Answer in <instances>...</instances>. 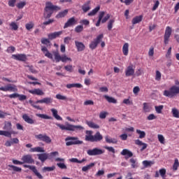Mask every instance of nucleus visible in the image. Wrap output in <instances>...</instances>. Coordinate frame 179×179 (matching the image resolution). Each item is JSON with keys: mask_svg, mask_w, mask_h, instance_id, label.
I'll use <instances>...</instances> for the list:
<instances>
[{"mask_svg": "<svg viewBox=\"0 0 179 179\" xmlns=\"http://www.w3.org/2000/svg\"><path fill=\"white\" fill-rule=\"evenodd\" d=\"M54 10H61V8L58 6H54L51 2H47L44 8L43 17L44 19H50L54 13Z\"/></svg>", "mask_w": 179, "mask_h": 179, "instance_id": "nucleus-1", "label": "nucleus"}, {"mask_svg": "<svg viewBox=\"0 0 179 179\" xmlns=\"http://www.w3.org/2000/svg\"><path fill=\"white\" fill-rule=\"evenodd\" d=\"M57 127H59L62 131H72L73 132H79V131H83L85 127L80 125H73L67 123L65 125L61 124L59 123H56Z\"/></svg>", "mask_w": 179, "mask_h": 179, "instance_id": "nucleus-2", "label": "nucleus"}, {"mask_svg": "<svg viewBox=\"0 0 179 179\" xmlns=\"http://www.w3.org/2000/svg\"><path fill=\"white\" fill-rule=\"evenodd\" d=\"M85 141L87 142H100L103 141V136L100 134V131H97L94 136L93 131H86L85 132Z\"/></svg>", "mask_w": 179, "mask_h": 179, "instance_id": "nucleus-3", "label": "nucleus"}, {"mask_svg": "<svg viewBox=\"0 0 179 179\" xmlns=\"http://www.w3.org/2000/svg\"><path fill=\"white\" fill-rule=\"evenodd\" d=\"M53 101L52 98L51 97H45L42 99L37 100L35 103L33 101V100L30 99L29 101V104H31V107L34 108H36V110H43L40 106H37L36 104H51Z\"/></svg>", "mask_w": 179, "mask_h": 179, "instance_id": "nucleus-4", "label": "nucleus"}, {"mask_svg": "<svg viewBox=\"0 0 179 179\" xmlns=\"http://www.w3.org/2000/svg\"><path fill=\"white\" fill-rule=\"evenodd\" d=\"M177 94H179V86L177 85H173L169 90H164L163 93V95L165 96V97H169V99L176 97Z\"/></svg>", "mask_w": 179, "mask_h": 179, "instance_id": "nucleus-5", "label": "nucleus"}, {"mask_svg": "<svg viewBox=\"0 0 179 179\" xmlns=\"http://www.w3.org/2000/svg\"><path fill=\"white\" fill-rule=\"evenodd\" d=\"M3 129H4V131L0 130L1 136H6L7 138H12V132L10 131V129H12V123L10 122H6Z\"/></svg>", "mask_w": 179, "mask_h": 179, "instance_id": "nucleus-6", "label": "nucleus"}, {"mask_svg": "<svg viewBox=\"0 0 179 179\" xmlns=\"http://www.w3.org/2000/svg\"><path fill=\"white\" fill-rule=\"evenodd\" d=\"M65 141L66 142V146H72V145H82V143H83V141H80L79 138L72 136H68L66 138Z\"/></svg>", "mask_w": 179, "mask_h": 179, "instance_id": "nucleus-7", "label": "nucleus"}, {"mask_svg": "<svg viewBox=\"0 0 179 179\" xmlns=\"http://www.w3.org/2000/svg\"><path fill=\"white\" fill-rule=\"evenodd\" d=\"M53 55L56 62H60V61H62V62H67V61L72 62V59L71 57H68L66 55L61 56L58 51L53 52Z\"/></svg>", "mask_w": 179, "mask_h": 179, "instance_id": "nucleus-8", "label": "nucleus"}, {"mask_svg": "<svg viewBox=\"0 0 179 179\" xmlns=\"http://www.w3.org/2000/svg\"><path fill=\"white\" fill-rule=\"evenodd\" d=\"M104 36L103 34H99L93 41H92L90 44V48L91 50H96L97 45L101 43V40H103Z\"/></svg>", "mask_w": 179, "mask_h": 179, "instance_id": "nucleus-9", "label": "nucleus"}, {"mask_svg": "<svg viewBox=\"0 0 179 179\" xmlns=\"http://www.w3.org/2000/svg\"><path fill=\"white\" fill-rule=\"evenodd\" d=\"M103 153H104V150L97 148L87 151L88 156H99L100 155H103Z\"/></svg>", "mask_w": 179, "mask_h": 179, "instance_id": "nucleus-10", "label": "nucleus"}, {"mask_svg": "<svg viewBox=\"0 0 179 179\" xmlns=\"http://www.w3.org/2000/svg\"><path fill=\"white\" fill-rule=\"evenodd\" d=\"M36 139H38V141H41L42 142H45V143L50 144L52 142L51 138L47 134H38L35 136Z\"/></svg>", "mask_w": 179, "mask_h": 179, "instance_id": "nucleus-11", "label": "nucleus"}, {"mask_svg": "<svg viewBox=\"0 0 179 179\" xmlns=\"http://www.w3.org/2000/svg\"><path fill=\"white\" fill-rule=\"evenodd\" d=\"M21 160L23 164H24V163H27V164H34V159H33L31 155H23Z\"/></svg>", "mask_w": 179, "mask_h": 179, "instance_id": "nucleus-12", "label": "nucleus"}, {"mask_svg": "<svg viewBox=\"0 0 179 179\" xmlns=\"http://www.w3.org/2000/svg\"><path fill=\"white\" fill-rule=\"evenodd\" d=\"M23 166L24 167V169H29V170L33 171V173L35 174V176H36V177H38V178L43 179V176L41 175L40 173H38V171H37V168H36L35 166L24 164L23 165Z\"/></svg>", "mask_w": 179, "mask_h": 179, "instance_id": "nucleus-13", "label": "nucleus"}, {"mask_svg": "<svg viewBox=\"0 0 179 179\" xmlns=\"http://www.w3.org/2000/svg\"><path fill=\"white\" fill-rule=\"evenodd\" d=\"M170 36H171V27H166L164 34V44H166V45L169 44Z\"/></svg>", "mask_w": 179, "mask_h": 179, "instance_id": "nucleus-14", "label": "nucleus"}, {"mask_svg": "<svg viewBox=\"0 0 179 179\" xmlns=\"http://www.w3.org/2000/svg\"><path fill=\"white\" fill-rule=\"evenodd\" d=\"M76 23H77V21L75 19V17H71L64 24V29H68V27L75 26V24H76Z\"/></svg>", "mask_w": 179, "mask_h": 179, "instance_id": "nucleus-15", "label": "nucleus"}, {"mask_svg": "<svg viewBox=\"0 0 179 179\" xmlns=\"http://www.w3.org/2000/svg\"><path fill=\"white\" fill-rule=\"evenodd\" d=\"M135 73V68L134 67V65L131 64L129 66H127L125 69V75L126 76H133Z\"/></svg>", "mask_w": 179, "mask_h": 179, "instance_id": "nucleus-16", "label": "nucleus"}, {"mask_svg": "<svg viewBox=\"0 0 179 179\" xmlns=\"http://www.w3.org/2000/svg\"><path fill=\"white\" fill-rule=\"evenodd\" d=\"M12 58L17 61H22L23 62L27 59V57L24 54L12 55Z\"/></svg>", "mask_w": 179, "mask_h": 179, "instance_id": "nucleus-17", "label": "nucleus"}, {"mask_svg": "<svg viewBox=\"0 0 179 179\" xmlns=\"http://www.w3.org/2000/svg\"><path fill=\"white\" fill-rule=\"evenodd\" d=\"M29 93L31 94L36 95V96H44V92L41 89H34L28 90Z\"/></svg>", "mask_w": 179, "mask_h": 179, "instance_id": "nucleus-18", "label": "nucleus"}, {"mask_svg": "<svg viewBox=\"0 0 179 179\" xmlns=\"http://www.w3.org/2000/svg\"><path fill=\"white\" fill-rule=\"evenodd\" d=\"M63 31H55L51 34H49L48 37L49 40H55L57 37H59L61 34H62Z\"/></svg>", "mask_w": 179, "mask_h": 179, "instance_id": "nucleus-19", "label": "nucleus"}, {"mask_svg": "<svg viewBox=\"0 0 179 179\" xmlns=\"http://www.w3.org/2000/svg\"><path fill=\"white\" fill-rule=\"evenodd\" d=\"M75 44L77 48V51H78V52L85 51V48H86V46H85V44H83V43L75 41Z\"/></svg>", "mask_w": 179, "mask_h": 179, "instance_id": "nucleus-20", "label": "nucleus"}, {"mask_svg": "<svg viewBox=\"0 0 179 179\" xmlns=\"http://www.w3.org/2000/svg\"><path fill=\"white\" fill-rule=\"evenodd\" d=\"M22 119L27 122V124H30L31 125L36 123V120L31 118L27 114H24L22 115Z\"/></svg>", "mask_w": 179, "mask_h": 179, "instance_id": "nucleus-21", "label": "nucleus"}, {"mask_svg": "<svg viewBox=\"0 0 179 179\" xmlns=\"http://www.w3.org/2000/svg\"><path fill=\"white\" fill-rule=\"evenodd\" d=\"M41 51L43 52L45 57H47V58H49L50 59H52V54L48 51L47 47L41 46Z\"/></svg>", "mask_w": 179, "mask_h": 179, "instance_id": "nucleus-22", "label": "nucleus"}, {"mask_svg": "<svg viewBox=\"0 0 179 179\" xmlns=\"http://www.w3.org/2000/svg\"><path fill=\"white\" fill-rule=\"evenodd\" d=\"M48 156H50V154L48 153L37 154L38 159L41 163H44V162L48 159Z\"/></svg>", "mask_w": 179, "mask_h": 179, "instance_id": "nucleus-23", "label": "nucleus"}, {"mask_svg": "<svg viewBox=\"0 0 179 179\" xmlns=\"http://www.w3.org/2000/svg\"><path fill=\"white\" fill-rule=\"evenodd\" d=\"M29 152H31V153H33L35 152L38 153H44V152H45V150H44V148L43 147H35V148H31L29 150Z\"/></svg>", "mask_w": 179, "mask_h": 179, "instance_id": "nucleus-24", "label": "nucleus"}, {"mask_svg": "<svg viewBox=\"0 0 179 179\" xmlns=\"http://www.w3.org/2000/svg\"><path fill=\"white\" fill-rule=\"evenodd\" d=\"M121 155L122 156H126V159H129V157H132L134 156V154H132V152L129 151V150L124 149L122 151Z\"/></svg>", "mask_w": 179, "mask_h": 179, "instance_id": "nucleus-25", "label": "nucleus"}, {"mask_svg": "<svg viewBox=\"0 0 179 179\" xmlns=\"http://www.w3.org/2000/svg\"><path fill=\"white\" fill-rule=\"evenodd\" d=\"M52 114V116L56 119L57 120V121H62V117H61V116H59L58 115V110H57V109L55 108H52L50 110Z\"/></svg>", "mask_w": 179, "mask_h": 179, "instance_id": "nucleus-26", "label": "nucleus"}, {"mask_svg": "<svg viewBox=\"0 0 179 179\" xmlns=\"http://www.w3.org/2000/svg\"><path fill=\"white\" fill-rule=\"evenodd\" d=\"M68 12H69V10L68 9L59 12L58 14L56 15V19H62V17H65V16L68 15Z\"/></svg>", "mask_w": 179, "mask_h": 179, "instance_id": "nucleus-27", "label": "nucleus"}, {"mask_svg": "<svg viewBox=\"0 0 179 179\" xmlns=\"http://www.w3.org/2000/svg\"><path fill=\"white\" fill-rule=\"evenodd\" d=\"M135 143L138 145V146H143L141 149V152H143V150H145V149L148 148V144L141 141V140L139 139L135 140Z\"/></svg>", "mask_w": 179, "mask_h": 179, "instance_id": "nucleus-28", "label": "nucleus"}, {"mask_svg": "<svg viewBox=\"0 0 179 179\" xmlns=\"http://www.w3.org/2000/svg\"><path fill=\"white\" fill-rule=\"evenodd\" d=\"M82 10L83 12H85V13L90 10V1H87L82 6Z\"/></svg>", "mask_w": 179, "mask_h": 179, "instance_id": "nucleus-29", "label": "nucleus"}, {"mask_svg": "<svg viewBox=\"0 0 179 179\" xmlns=\"http://www.w3.org/2000/svg\"><path fill=\"white\" fill-rule=\"evenodd\" d=\"M95 164H96L94 162H92L88 165H86L85 166H83L82 168V171H84L85 173H86V171H89V170H90V169H92V167H94Z\"/></svg>", "mask_w": 179, "mask_h": 179, "instance_id": "nucleus-30", "label": "nucleus"}, {"mask_svg": "<svg viewBox=\"0 0 179 179\" xmlns=\"http://www.w3.org/2000/svg\"><path fill=\"white\" fill-rule=\"evenodd\" d=\"M82 87V84L80 83L67 84L66 85V87H67V89H72V87H77L78 89H80V87Z\"/></svg>", "mask_w": 179, "mask_h": 179, "instance_id": "nucleus-31", "label": "nucleus"}, {"mask_svg": "<svg viewBox=\"0 0 179 179\" xmlns=\"http://www.w3.org/2000/svg\"><path fill=\"white\" fill-rule=\"evenodd\" d=\"M104 15H106V13L104 11L99 13V19L96 23V27H99V26H100V23H101V20L103 19V17H104Z\"/></svg>", "mask_w": 179, "mask_h": 179, "instance_id": "nucleus-32", "label": "nucleus"}, {"mask_svg": "<svg viewBox=\"0 0 179 179\" xmlns=\"http://www.w3.org/2000/svg\"><path fill=\"white\" fill-rule=\"evenodd\" d=\"M143 19V16H136L132 20V24H138V23H141V21Z\"/></svg>", "mask_w": 179, "mask_h": 179, "instance_id": "nucleus-33", "label": "nucleus"}, {"mask_svg": "<svg viewBox=\"0 0 179 179\" xmlns=\"http://www.w3.org/2000/svg\"><path fill=\"white\" fill-rule=\"evenodd\" d=\"M122 51L124 55H128V52L129 51V44H128V43L124 44L122 47Z\"/></svg>", "mask_w": 179, "mask_h": 179, "instance_id": "nucleus-34", "label": "nucleus"}, {"mask_svg": "<svg viewBox=\"0 0 179 179\" xmlns=\"http://www.w3.org/2000/svg\"><path fill=\"white\" fill-rule=\"evenodd\" d=\"M8 92H17V87L15 85H7Z\"/></svg>", "mask_w": 179, "mask_h": 179, "instance_id": "nucleus-35", "label": "nucleus"}, {"mask_svg": "<svg viewBox=\"0 0 179 179\" xmlns=\"http://www.w3.org/2000/svg\"><path fill=\"white\" fill-rule=\"evenodd\" d=\"M87 124L88 125V127H90V128H93V129H99V128H100V126H99V124L93 122H87Z\"/></svg>", "mask_w": 179, "mask_h": 179, "instance_id": "nucleus-36", "label": "nucleus"}, {"mask_svg": "<svg viewBox=\"0 0 179 179\" xmlns=\"http://www.w3.org/2000/svg\"><path fill=\"white\" fill-rule=\"evenodd\" d=\"M153 164H155L154 161L145 160L143 162V165L144 166V167H151L152 166H153Z\"/></svg>", "mask_w": 179, "mask_h": 179, "instance_id": "nucleus-37", "label": "nucleus"}, {"mask_svg": "<svg viewBox=\"0 0 179 179\" xmlns=\"http://www.w3.org/2000/svg\"><path fill=\"white\" fill-rule=\"evenodd\" d=\"M99 10H100V6H96L92 11H90L88 13V16H94V15H96V13H97V12H99Z\"/></svg>", "mask_w": 179, "mask_h": 179, "instance_id": "nucleus-38", "label": "nucleus"}, {"mask_svg": "<svg viewBox=\"0 0 179 179\" xmlns=\"http://www.w3.org/2000/svg\"><path fill=\"white\" fill-rule=\"evenodd\" d=\"M55 170V166H45L42 169V171L45 173L46 171H54Z\"/></svg>", "mask_w": 179, "mask_h": 179, "instance_id": "nucleus-39", "label": "nucleus"}, {"mask_svg": "<svg viewBox=\"0 0 179 179\" xmlns=\"http://www.w3.org/2000/svg\"><path fill=\"white\" fill-rule=\"evenodd\" d=\"M10 27L12 30H14L15 31H16V30L19 29V26L15 22H11L10 23Z\"/></svg>", "mask_w": 179, "mask_h": 179, "instance_id": "nucleus-40", "label": "nucleus"}, {"mask_svg": "<svg viewBox=\"0 0 179 179\" xmlns=\"http://www.w3.org/2000/svg\"><path fill=\"white\" fill-rule=\"evenodd\" d=\"M136 133L139 135L140 139H143V138L146 136V133L143 131H141L140 129H136Z\"/></svg>", "mask_w": 179, "mask_h": 179, "instance_id": "nucleus-41", "label": "nucleus"}, {"mask_svg": "<svg viewBox=\"0 0 179 179\" xmlns=\"http://www.w3.org/2000/svg\"><path fill=\"white\" fill-rule=\"evenodd\" d=\"M8 167L13 169V171H16L17 173H22V168L17 167L15 165H8Z\"/></svg>", "mask_w": 179, "mask_h": 179, "instance_id": "nucleus-42", "label": "nucleus"}, {"mask_svg": "<svg viewBox=\"0 0 179 179\" xmlns=\"http://www.w3.org/2000/svg\"><path fill=\"white\" fill-rule=\"evenodd\" d=\"M172 114H173V117H174L175 118H179L178 109L176 108H172Z\"/></svg>", "mask_w": 179, "mask_h": 179, "instance_id": "nucleus-43", "label": "nucleus"}, {"mask_svg": "<svg viewBox=\"0 0 179 179\" xmlns=\"http://www.w3.org/2000/svg\"><path fill=\"white\" fill-rule=\"evenodd\" d=\"M36 115V117H39V118H43V120H51V117L45 114L37 113Z\"/></svg>", "mask_w": 179, "mask_h": 179, "instance_id": "nucleus-44", "label": "nucleus"}, {"mask_svg": "<svg viewBox=\"0 0 179 179\" xmlns=\"http://www.w3.org/2000/svg\"><path fill=\"white\" fill-rule=\"evenodd\" d=\"M164 107V106L163 105L155 106L156 113H157V114H162Z\"/></svg>", "mask_w": 179, "mask_h": 179, "instance_id": "nucleus-45", "label": "nucleus"}, {"mask_svg": "<svg viewBox=\"0 0 179 179\" xmlns=\"http://www.w3.org/2000/svg\"><path fill=\"white\" fill-rule=\"evenodd\" d=\"M33 27H34V23H33V22H30L25 24V29H27V30L30 31Z\"/></svg>", "mask_w": 179, "mask_h": 179, "instance_id": "nucleus-46", "label": "nucleus"}, {"mask_svg": "<svg viewBox=\"0 0 179 179\" xmlns=\"http://www.w3.org/2000/svg\"><path fill=\"white\" fill-rule=\"evenodd\" d=\"M64 69L66 72H69L70 73L73 72V66L72 65L65 66Z\"/></svg>", "mask_w": 179, "mask_h": 179, "instance_id": "nucleus-47", "label": "nucleus"}, {"mask_svg": "<svg viewBox=\"0 0 179 179\" xmlns=\"http://www.w3.org/2000/svg\"><path fill=\"white\" fill-rule=\"evenodd\" d=\"M76 33H82L83 31V25H78L75 28Z\"/></svg>", "mask_w": 179, "mask_h": 179, "instance_id": "nucleus-48", "label": "nucleus"}, {"mask_svg": "<svg viewBox=\"0 0 179 179\" xmlns=\"http://www.w3.org/2000/svg\"><path fill=\"white\" fill-rule=\"evenodd\" d=\"M24 6H26V3H25V1H21V2H20V3H18L17 4V8L18 9H23V8H24Z\"/></svg>", "mask_w": 179, "mask_h": 179, "instance_id": "nucleus-49", "label": "nucleus"}, {"mask_svg": "<svg viewBox=\"0 0 179 179\" xmlns=\"http://www.w3.org/2000/svg\"><path fill=\"white\" fill-rule=\"evenodd\" d=\"M56 99H57V100H67L66 96L62 95L61 94H57L56 95Z\"/></svg>", "mask_w": 179, "mask_h": 179, "instance_id": "nucleus-50", "label": "nucleus"}, {"mask_svg": "<svg viewBox=\"0 0 179 179\" xmlns=\"http://www.w3.org/2000/svg\"><path fill=\"white\" fill-rule=\"evenodd\" d=\"M57 166H58L62 170H66V169H68V167L64 163H57Z\"/></svg>", "mask_w": 179, "mask_h": 179, "instance_id": "nucleus-51", "label": "nucleus"}, {"mask_svg": "<svg viewBox=\"0 0 179 179\" xmlns=\"http://www.w3.org/2000/svg\"><path fill=\"white\" fill-rule=\"evenodd\" d=\"M16 48H15V47L13 46H10L7 48L6 50V52H8L10 54H12V52H15Z\"/></svg>", "mask_w": 179, "mask_h": 179, "instance_id": "nucleus-52", "label": "nucleus"}, {"mask_svg": "<svg viewBox=\"0 0 179 179\" xmlns=\"http://www.w3.org/2000/svg\"><path fill=\"white\" fill-rule=\"evenodd\" d=\"M55 20L54 19H49L48 21H45L43 23L44 26H48V24H51L52 23H54Z\"/></svg>", "mask_w": 179, "mask_h": 179, "instance_id": "nucleus-53", "label": "nucleus"}, {"mask_svg": "<svg viewBox=\"0 0 179 179\" xmlns=\"http://www.w3.org/2000/svg\"><path fill=\"white\" fill-rule=\"evenodd\" d=\"M41 43L42 44H45V45H48V44H50L51 42H50V40L45 38H43L41 39Z\"/></svg>", "mask_w": 179, "mask_h": 179, "instance_id": "nucleus-54", "label": "nucleus"}, {"mask_svg": "<svg viewBox=\"0 0 179 179\" xmlns=\"http://www.w3.org/2000/svg\"><path fill=\"white\" fill-rule=\"evenodd\" d=\"M178 166H179V162H178V159H176L175 160V162L173 164V169L176 171H177V169H178Z\"/></svg>", "mask_w": 179, "mask_h": 179, "instance_id": "nucleus-55", "label": "nucleus"}, {"mask_svg": "<svg viewBox=\"0 0 179 179\" xmlns=\"http://www.w3.org/2000/svg\"><path fill=\"white\" fill-rule=\"evenodd\" d=\"M130 163H131V167H132L133 169H135V167H137V166H138L136 165V159H135L131 158V159H130Z\"/></svg>", "mask_w": 179, "mask_h": 179, "instance_id": "nucleus-56", "label": "nucleus"}, {"mask_svg": "<svg viewBox=\"0 0 179 179\" xmlns=\"http://www.w3.org/2000/svg\"><path fill=\"white\" fill-rule=\"evenodd\" d=\"M162 79V73L160 71H156L155 80H160Z\"/></svg>", "mask_w": 179, "mask_h": 179, "instance_id": "nucleus-57", "label": "nucleus"}, {"mask_svg": "<svg viewBox=\"0 0 179 179\" xmlns=\"http://www.w3.org/2000/svg\"><path fill=\"white\" fill-rule=\"evenodd\" d=\"M107 114H108L107 112H101L99 114V118L101 120H104L107 117Z\"/></svg>", "mask_w": 179, "mask_h": 179, "instance_id": "nucleus-58", "label": "nucleus"}, {"mask_svg": "<svg viewBox=\"0 0 179 179\" xmlns=\"http://www.w3.org/2000/svg\"><path fill=\"white\" fill-rule=\"evenodd\" d=\"M158 141L160 143L164 144V136L162 134L158 135Z\"/></svg>", "mask_w": 179, "mask_h": 179, "instance_id": "nucleus-59", "label": "nucleus"}, {"mask_svg": "<svg viewBox=\"0 0 179 179\" xmlns=\"http://www.w3.org/2000/svg\"><path fill=\"white\" fill-rule=\"evenodd\" d=\"M148 55L150 57H153L155 55V48L153 47H151L148 51Z\"/></svg>", "mask_w": 179, "mask_h": 179, "instance_id": "nucleus-60", "label": "nucleus"}, {"mask_svg": "<svg viewBox=\"0 0 179 179\" xmlns=\"http://www.w3.org/2000/svg\"><path fill=\"white\" fill-rule=\"evenodd\" d=\"M15 3H16V0H9L8 1V6L11 8H15Z\"/></svg>", "mask_w": 179, "mask_h": 179, "instance_id": "nucleus-61", "label": "nucleus"}, {"mask_svg": "<svg viewBox=\"0 0 179 179\" xmlns=\"http://www.w3.org/2000/svg\"><path fill=\"white\" fill-rule=\"evenodd\" d=\"M143 110L145 113H149V111H150V108H149V106L146 103H143Z\"/></svg>", "mask_w": 179, "mask_h": 179, "instance_id": "nucleus-62", "label": "nucleus"}, {"mask_svg": "<svg viewBox=\"0 0 179 179\" xmlns=\"http://www.w3.org/2000/svg\"><path fill=\"white\" fill-rule=\"evenodd\" d=\"M159 174L162 177V178H164V176H166V169H160Z\"/></svg>", "mask_w": 179, "mask_h": 179, "instance_id": "nucleus-63", "label": "nucleus"}, {"mask_svg": "<svg viewBox=\"0 0 179 179\" xmlns=\"http://www.w3.org/2000/svg\"><path fill=\"white\" fill-rule=\"evenodd\" d=\"M108 19H110V15L107 14L103 19L101 20V23H106V22H107V20H108Z\"/></svg>", "mask_w": 179, "mask_h": 179, "instance_id": "nucleus-64", "label": "nucleus"}]
</instances>
